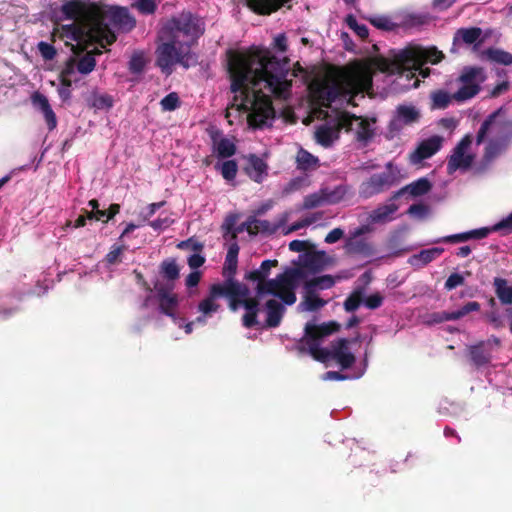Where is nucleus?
<instances>
[{"mask_svg": "<svg viewBox=\"0 0 512 512\" xmlns=\"http://www.w3.org/2000/svg\"><path fill=\"white\" fill-rule=\"evenodd\" d=\"M205 262V258L204 256H202L200 254V252H197V253H194L192 254L189 258H188V265L190 266V268L192 269H197L199 268L200 266H202Z\"/></svg>", "mask_w": 512, "mask_h": 512, "instance_id": "58", "label": "nucleus"}, {"mask_svg": "<svg viewBox=\"0 0 512 512\" xmlns=\"http://www.w3.org/2000/svg\"><path fill=\"white\" fill-rule=\"evenodd\" d=\"M162 271L164 275L170 279L174 280L179 275V269L175 261H166L162 264Z\"/></svg>", "mask_w": 512, "mask_h": 512, "instance_id": "47", "label": "nucleus"}, {"mask_svg": "<svg viewBox=\"0 0 512 512\" xmlns=\"http://www.w3.org/2000/svg\"><path fill=\"white\" fill-rule=\"evenodd\" d=\"M228 70L231 77L232 102L226 117L244 113L254 128L272 124L275 110L270 97L287 99L291 93L287 61L278 60L264 48L228 54Z\"/></svg>", "mask_w": 512, "mask_h": 512, "instance_id": "2", "label": "nucleus"}, {"mask_svg": "<svg viewBox=\"0 0 512 512\" xmlns=\"http://www.w3.org/2000/svg\"><path fill=\"white\" fill-rule=\"evenodd\" d=\"M133 7H135L142 14H153L157 8L154 0H137Z\"/></svg>", "mask_w": 512, "mask_h": 512, "instance_id": "42", "label": "nucleus"}, {"mask_svg": "<svg viewBox=\"0 0 512 512\" xmlns=\"http://www.w3.org/2000/svg\"><path fill=\"white\" fill-rule=\"evenodd\" d=\"M237 221H238V216L236 214H231L226 217V219L222 225V229L224 230L225 236L227 234H232L231 238L233 240H235V238H236V231L234 230V227H235Z\"/></svg>", "mask_w": 512, "mask_h": 512, "instance_id": "44", "label": "nucleus"}, {"mask_svg": "<svg viewBox=\"0 0 512 512\" xmlns=\"http://www.w3.org/2000/svg\"><path fill=\"white\" fill-rule=\"evenodd\" d=\"M419 118V112L413 106H399L395 115L389 123V134L391 137L397 135L404 126L416 122Z\"/></svg>", "mask_w": 512, "mask_h": 512, "instance_id": "14", "label": "nucleus"}, {"mask_svg": "<svg viewBox=\"0 0 512 512\" xmlns=\"http://www.w3.org/2000/svg\"><path fill=\"white\" fill-rule=\"evenodd\" d=\"M408 213L411 216L421 219L428 214V208L423 204H414L409 207Z\"/></svg>", "mask_w": 512, "mask_h": 512, "instance_id": "53", "label": "nucleus"}, {"mask_svg": "<svg viewBox=\"0 0 512 512\" xmlns=\"http://www.w3.org/2000/svg\"><path fill=\"white\" fill-rule=\"evenodd\" d=\"M173 223V220L166 216L163 218H158L156 220H153L149 222V225L155 230V231H163L170 227V225Z\"/></svg>", "mask_w": 512, "mask_h": 512, "instance_id": "50", "label": "nucleus"}, {"mask_svg": "<svg viewBox=\"0 0 512 512\" xmlns=\"http://www.w3.org/2000/svg\"><path fill=\"white\" fill-rule=\"evenodd\" d=\"M326 303L327 301L318 297L314 290L305 287V295L298 305V310L301 312H315L325 306Z\"/></svg>", "mask_w": 512, "mask_h": 512, "instance_id": "20", "label": "nucleus"}, {"mask_svg": "<svg viewBox=\"0 0 512 512\" xmlns=\"http://www.w3.org/2000/svg\"><path fill=\"white\" fill-rule=\"evenodd\" d=\"M488 236V230L487 229H474V230H471V231H468V232H464V233H458V234H453V235H449V236H445V237H442V238H439L437 240H435L434 242L435 243H439V242H464V241H467L469 239H482V238H485Z\"/></svg>", "mask_w": 512, "mask_h": 512, "instance_id": "24", "label": "nucleus"}, {"mask_svg": "<svg viewBox=\"0 0 512 512\" xmlns=\"http://www.w3.org/2000/svg\"><path fill=\"white\" fill-rule=\"evenodd\" d=\"M218 170L227 182H233L236 178L238 166L234 160H226L215 164Z\"/></svg>", "mask_w": 512, "mask_h": 512, "instance_id": "31", "label": "nucleus"}, {"mask_svg": "<svg viewBox=\"0 0 512 512\" xmlns=\"http://www.w3.org/2000/svg\"><path fill=\"white\" fill-rule=\"evenodd\" d=\"M334 322L317 325L316 321L306 323L304 336L298 347L301 352L309 353L314 359L326 363L330 360L336 361L342 369H350L346 374L337 371H328L321 376L323 381L353 380L361 378L367 368L366 360L355 364V357L351 350L352 341L338 339L330 349L321 348V338L331 334L337 329Z\"/></svg>", "mask_w": 512, "mask_h": 512, "instance_id": "4", "label": "nucleus"}, {"mask_svg": "<svg viewBox=\"0 0 512 512\" xmlns=\"http://www.w3.org/2000/svg\"><path fill=\"white\" fill-rule=\"evenodd\" d=\"M213 150L218 158H229L236 152V146L233 140L227 137L213 139Z\"/></svg>", "mask_w": 512, "mask_h": 512, "instance_id": "25", "label": "nucleus"}, {"mask_svg": "<svg viewBox=\"0 0 512 512\" xmlns=\"http://www.w3.org/2000/svg\"><path fill=\"white\" fill-rule=\"evenodd\" d=\"M396 172L397 169L394 168L392 163H387L386 171L372 175L361 184L359 189L360 196L368 199L389 189L397 181Z\"/></svg>", "mask_w": 512, "mask_h": 512, "instance_id": "10", "label": "nucleus"}, {"mask_svg": "<svg viewBox=\"0 0 512 512\" xmlns=\"http://www.w3.org/2000/svg\"><path fill=\"white\" fill-rule=\"evenodd\" d=\"M178 247L180 249H187V250H192L194 251L195 253L197 252H201L202 249H203V244L196 241V240H193V239H188L186 241H182L178 244Z\"/></svg>", "mask_w": 512, "mask_h": 512, "instance_id": "52", "label": "nucleus"}, {"mask_svg": "<svg viewBox=\"0 0 512 512\" xmlns=\"http://www.w3.org/2000/svg\"><path fill=\"white\" fill-rule=\"evenodd\" d=\"M347 191L348 189L344 185H338L331 189L323 188L326 205H333L341 202L345 198Z\"/></svg>", "mask_w": 512, "mask_h": 512, "instance_id": "30", "label": "nucleus"}, {"mask_svg": "<svg viewBox=\"0 0 512 512\" xmlns=\"http://www.w3.org/2000/svg\"><path fill=\"white\" fill-rule=\"evenodd\" d=\"M277 260H265L258 269L246 274V278L256 282V298L265 300V310L267 314V325L276 327L280 324L284 305H292L296 301L295 291L303 279V273L300 269L289 268L274 279L266 280L272 267L277 266Z\"/></svg>", "mask_w": 512, "mask_h": 512, "instance_id": "5", "label": "nucleus"}, {"mask_svg": "<svg viewBox=\"0 0 512 512\" xmlns=\"http://www.w3.org/2000/svg\"><path fill=\"white\" fill-rule=\"evenodd\" d=\"M373 26L382 30H392L395 27V23L386 16H374L370 19Z\"/></svg>", "mask_w": 512, "mask_h": 512, "instance_id": "43", "label": "nucleus"}, {"mask_svg": "<svg viewBox=\"0 0 512 512\" xmlns=\"http://www.w3.org/2000/svg\"><path fill=\"white\" fill-rule=\"evenodd\" d=\"M464 283L463 275L459 273H452L445 282V288L447 290H452L457 286H460Z\"/></svg>", "mask_w": 512, "mask_h": 512, "instance_id": "51", "label": "nucleus"}, {"mask_svg": "<svg viewBox=\"0 0 512 512\" xmlns=\"http://www.w3.org/2000/svg\"><path fill=\"white\" fill-rule=\"evenodd\" d=\"M31 100L34 107L42 112L47 123L48 129H55L57 126V119L54 111L52 110L49 104L47 97L39 92H35L32 95Z\"/></svg>", "mask_w": 512, "mask_h": 512, "instance_id": "19", "label": "nucleus"}, {"mask_svg": "<svg viewBox=\"0 0 512 512\" xmlns=\"http://www.w3.org/2000/svg\"><path fill=\"white\" fill-rule=\"evenodd\" d=\"M201 278V273L199 271L191 272L186 278V285L189 288L195 287L198 285Z\"/></svg>", "mask_w": 512, "mask_h": 512, "instance_id": "61", "label": "nucleus"}, {"mask_svg": "<svg viewBox=\"0 0 512 512\" xmlns=\"http://www.w3.org/2000/svg\"><path fill=\"white\" fill-rule=\"evenodd\" d=\"M441 146L442 138L439 136H432L421 141L416 149L410 154V163L413 165L421 164L422 161L432 157L435 153H437Z\"/></svg>", "mask_w": 512, "mask_h": 512, "instance_id": "15", "label": "nucleus"}, {"mask_svg": "<svg viewBox=\"0 0 512 512\" xmlns=\"http://www.w3.org/2000/svg\"><path fill=\"white\" fill-rule=\"evenodd\" d=\"M315 218L314 217H307L301 221H298V222H295L293 223L292 225L288 226V227H283L282 228V232L283 234L287 235V234H290L294 231H297L299 229H302L306 226H309L311 225L312 223L315 222Z\"/></svg>", "mask_w": 512, "mask_h": 512, "instance_id": "46", "label": "nucleus"}, {"mask_svg": "<svg viewBox=\"0 0 512 512\" xmlns=\"http://www.w3.org/2000/svg\"><path fill=\"white\" fill-rule=\"evenodd\" d=\"M204 22L190 12H182L169 19L159 31L156 64L170 75L176 64L189 68L197 64L192 45L204 33Z\"/></svg>", "mask_w": 512, "mask_h": 512, "instance_id": "3", "label": "nucleus"}, {"mask_svg": "<svg viewBox=\"0 0 512 512\" xmlns=\"http://www.w3.org/2000/svg\"><path fill=\"white\" fill-rule=\"evenodd\" d=\"M344 236V230L342 228H334L325 237V242L333 244L339 241Z\"/></svg>", "mask_w": 512, "mask_h": 512, "instance_id": "56", "label": "nucleus"}, {"mask_svg": "<svg viewBox=\"0 0 512 512\" xmlns=\"http://www.w3.org/2000/svg\"><path fill=\"white\" fill-rule=\"evenodd\" d=\"M499 341L494 339H489L486 342H481L475 346L470 348V356L471 360L476 366H482L487 364L491 359V353L493 346H498Z\"/></svg>", "mask_w": 512, "mask_h": 512, "instance_id": "18", "label": "nucleus"}, {"mask_svg": "<svg viewBox=\"0 0 512 512\" xmlns=\"http://www.w3.org/2000/svg\"><path fill=\"white\" fill-rule=\"evenodd\" d=\"M164 205V202H157V203H152V204H149L146 208V210L144 212L141 213V216L143 217L144 220H148L149 218H151L155 213L156 211L161 208L162 206Z\"/></svg>", "mask_w": 512, "mask_h": 512, "instance_id": "59", "label": "nucleus"}, {"mask_svg": "<svg viewBox=\"0 0 512 512\" xmlns=\"http://www.w3.org/2000/svg\"><path fill=\"white\" fill-rule=\"evenodd\" d=\"M479 309H480V304L476 301H471L459 309L441 313L439 320H441V321L458 320V319L463 318L464 316L468 315L471 312L478 311Z\"/></svg>", "mask_w": 512, "mask_h": 512, "instance_id": "26", "label": "nucleus"}, {"mask_svg": "<svg viewBox=\"0 0 512 512\" xmlns=\"http://www.w3.org/2000/svg\"><path fill=\"white\" fill-rule=\"evenodd\" d=\"M326 205L325 203V197L323 189H320L319 191L312 193L310 195H307L304 198L303 202V208L304 209H312L320 206Z\"/></svg>", "mask_w": 512, "mask_h": 512, "instance_id": "38", "label": "nucleus"}, {"mask_svg": "<svg viewBox=\"0 0 512 512\" xmlns=\"http://www.w3.org/2000/svg\"><path fill=\"white\" fill-rule=\"evenodd\" d=\"M93 106L97 109H109L113 106V99L106 94L95 95L93 99Z\"/></svg>", "mask_w": 512, "mask_h": 512, "instance_id": "45", "label": "nucleus"}, {"mask_svg": "<svg viewBox=\"0 0 512 512\" xmlns=\"http://www.w3.org/2000/svg\"><path fill=\"white\" fill-rule=\"evenodd\" d=\"M307 248V242L302 240H293L289 243V249L293 252H303Z\"/></svg>", "mask_w": 512, "mask_h": 512, "instance_id": "62", "label": "nucleus"}, {"mask_svg": "<svg viewBox=\"0 0 512 512\" xmlns=\"http://www.w3.org/2000/svg\"><path fill=\"white\" fill-rule=\"evenodd\" d=\"M87 215L84 216V215H80L77 220L75 221L74 224H72L71 221H67L66 224L62 227L59 228V233H60V236H63L64 233L66 232V229L69 228V227H74V228H80V227H83L85 226L86 224V220H87Z\"/></svg>", "mask_w": 512, "mask_h": 512, "instance_id": "54", "label": "nucleus"}, {"mask_svg": "<svg viewBox=\"0 0 512 512\" xmlns=\"http://www.w3.org/2000/svg\"><path fill=\"white\" fill-rule=\"evenodd\" d=\"M123 248L122 247H113L112 250L106 255L105 261L109 265L116 264L120 261V257L122 255Z\"/></svg>", "mask_w": 512, "mask_h": 512, "instance_id": "55", "label": "nucleus"}, {"mask_svg": "<svg viewBox=\"0 0 512 512\" xmlns=\"http://www.w3.org/2000/svg\"><path fill=\"white\" fill-rule=\"evenodd\" d=\"M179 104V97L175 92L169 93L160 102L163 111H174L179 107Z\"/></svg>", "mask_w": 512, "mask_h": 512, "instance_id": "40", "label": "nucleus"}, {"mask_svg": "<svg viewBox=\"0 0 512 512\" xmlns=\"http://www.w3.org/2000/svg\"><path fill=\"white\" fill-rule=\"evenodd\" d=\"M383 303V297L379 293H374L364 299V305L369 309L379 308Z\"/></svg>", "mask_w": 512, "mask_h": 512, "instance_id": "49", "label": "nucleus"}, {"mask_svg": "<svg viewBox=\"0 0 512 512\" xmlns=\"http://www.w3.org/2000/svg\"><path fill=\"white\" fill-rule=\"evenodd\" d=\"M96 65L95 58L91 54H86L76 61L77 71L81 75H87L91 73Z\"/></svg>", "mask_w": 512, "mask_h": 512, "instance_id": "39", "label": "nucleus"}, {"mask_svg": "<svg viewBox=\"0 0 512 512\" xmlns=\"http://www.w3.org/2000/svg\"><path fill=\"white\" fill-rule=\"evenodd\" d=\"M432 107L435 109L446 108L452 100H454L453 93L450 94L443 90H438L431 94Z\"/></svg>", "mask_w": 512, "mask_h": 512, "instance_id": "35", "label": "nucleus"}, {"mask_svg": "<svg viewBox=\"0 0 512 512\" xmlns=\"http://www.w3.org/2000/svg\"><path fill=\"white\" fill-rule=\"evenodd\" d=\"M157 297L159 301L160 311L167 316L171 317L173 322L180 328H184V319L177 314L178 298L177 296L167 291L158 285L155 286Z\"/></svg>", "mask_w": 512, "mask_h": 512, "instance_id": "13", "label": "nucleus"}, {"mask_svg": "<svg viewBox=\"0 0 512 512\" xmlns=\"http://www.w3.org/2000/svg\"><path fill=\"white\" fill-rule=\"evenodd\" d=\"M482 229L488 230V235L491 232H500L502 235H507L512 232V212L504 217L499 222L495 223L491 227H483Z\"/></svg>", "mask_w": 512, "mask_h": 512, "instance_id": "36", "label": "nucleus"}, {"mask_svg": "<svg viewBox=\"0 0 512 512\" xmlns=\"http://www.w3.org/2000/svg\"><path fill=\"white\" fill-rule=\"evenodd\" d=\"M281 228V222L274 226L270 227V223L266 220H257L255 216L250 217L245 223H243L242 227L239 231L247 230L249 233L253 232V229H261L268 232H276Z\"/></svg>", "mask_w": 512, "mask_h": 512, "instance_id": "29", "label": "nucleus"}, {"mask_svg": "<svg viewBox=\"0 0 512 512\" xmlns=\"http://www.w3.org/2000/svg\"><path fill=\"white\" fill-rule=\"evenodd\" d=\"M274 46L284 52L287 48V39H286V36L284 34H278L275 38H274Z\"/></svg>", "mask_w": 512, "mask_h": 512, "instance_id": "63", "label": "nucleus"}, {"mask_svg": "<svg viewBox=\"0 0 512 512\" xmlns=\"http://www.w3.org/2000/svg\"><path fill=\"white\" fill-rule=\"evenodd\" d=\"M87 218L89 220L95 219L104 221L107 219V211L97 209L95 212H87Z\"/></svg>", "mask_w": 512, "mask_h": 512, "instance_id": "64", "label": "nucleus"}, {"mask_svg": "<svg viewBox=\"0 0 512 512\" xmlns=\"http://www.w3.org/2000/svg\"><path fill=\"white\" fill-rule=\"evenodd\" d=\"M472 140L469 136L464 137L454 148L447 164V171L453 174L457 170H467L474 159V155L470 150Z\"/></svg>", "mask_w": 512, "mask_h": 512, "instance_id": "11", "label": "nucleus"}, {"mask_svg": "<svg viewBox=\"0 0 512 512\" xmlns=\"http://www.w3.org/2000/svg\"><path fill=\"white\" fill-rule=\"evenodd\" d=\"M346 24L353 30L355 33L361 37L365 38L368 36V29L365 25L359 24L356 18L353 15H348L345 19Z\"/></svg>", "mask_w": 512, "mask_h": 512, "instance_id": "41", "label": "nucleus"}, {"mask_svg": "<svg viewBox=\"0 0 512 512\" xmlns=\"http://www.w3.org/2000/svg\"><path fill=\"white\" fill-rule=\"evenodd\" d=\"M297 167L301 170L314 169L318 166V158L304 149H300L296 157Z\"/></svg>", "mask_w": 512, "mask_h": 512, "instance_id": "33", "label": "nucleus"}, {"mask_svg": "<svg viewBox=\"0 0 512 512\" xmlns=\"http://www.w3.org/2000/svg\"><path fill=\"white\" fill-rule=\"evenodd\" d=\"M63 18L71 20V24L62 25L61 35L69 40L81 42L86 33L90 30L102 46L110 45L116 40L115 31L110 26L119 31L128 32L135 27L136 20L125 7L112 6L104 16L107 23H95L94 27L88 28L87 22L90 18V11L87 5L79 0H71L61 6Z\"/></svg>", "mask_w": 512, "mask_h": 512, "instance_id": "6", "label": "nucleus"}, {"mask_svg": "<svg viewBox=\"0 0 512 512\" xmlns=\"http://www.w3.org/2000/svg\"><path fill=\"white\" fill-rule=\"evenodd\" d=\"M486 78L483 68L465 67L455 81L457 88L453 93L454 100L464 102L476 96Z\"/></svg>", "mask_w": 512, "mask_h": 512, "instance_id": "9", "label": "nucleus"}, {"mask_svg": "<svg viewBox=\"0 0 512 512\" xmlns=\"http://www.w3.org/2000/svg\"><path fill=\"white\" fill-rule=\"evenodd\" d=\"M249 288L233 279L226 280L223 284H214L210 289V294L207 298L200 301L198 304V316L194 321L184 324L186 334H190L193 330L194 324L204 325L207 319L216 313L220 305L217 303V298L225 296L230 300V308L237 310L239 307L245 309L243 316V325L250 328L258 323L257 314L260 310L259 302L253 299L250 295Z\"/></svg>", "mask_w": 512, "mask_h": 512, "instance_id": "7", "label": "nucleus"}, {"mask_svg": "<svg viewBox=\"0 0 512 512\" xmlns=\"http://www.w3.org/2000/svg\"><path fill=\"white\" fill-rule=\"evenodd\" d=\"M360 305V298L358 296H350L344 302L345 310L348 312L355 311Z\"/></svg>", "mask_w": 512, "mask_h": 512, "instance_id": "60", "label": "nucleus"}, {"mask_svg": "<svg viewBox=\"0 0 512 512\" xmlns=\"http://www.w3.org/2000/svg\"><path fill=\"white\" fill-rule=\"evenodd\" d=\"M482 42V30L478 27L460 28L453 37L452 52H457L462 45H477Z\"/></svg>", "mask_w": 512, "mask_h": 512, "instance_id": "16", "label": "nucleus"}, {"mask_svg": "<svg viewBox=\"0 0 512 512\" xmlns=\"http://www.w3.org/2000/svg\"><path fill=\"white\" fill-rule=\"evenodd\" d=\"M367 231L366 227H359L354 230L346 239L344 250L349 255L368 258L374 255V249L370 243L360 236Z\"/></svg>", "mask_w": 512, "mask_h": 512, "instance_id": "12", "label": "nucleus"}, {"mask_svg": "<svg viewBox=\"0 0 512 512\" xmlns=\"http://www.w3.org/2000/svg\"><path fill=\"white\" fill-rule=\"evenodd\" d=\"M512 141V120L500 108L491 113L481 124L476 143H485V158L491 160L499 155Z\"/></svg>", "mask_w": 512, "mask_h": 512, "instance_id": "8", "label": "nucleus"}, {"mask_svg": "<svg viewBox=\"0 0 512 512\" xmlns=\"http://www.w3.org/2000/svg\"><path fill=\"white\" fill-rule=\"evenodd\" d=\"M78 74L76 60L74 58L69 59L61 71V83L71 86L80 80Z\"/></svg>", "mask_w": 512, "mask_h": 512, "instance_id": "28", "label": "nucleus"}, {"mask_svg": "<svg viewBox=\"0 0 512 512\" xmlns=\"http://www.w3.org/2000/svg\"><path fill=\"white\" fill-rule=\"evenodd\" d=\"M443 251L444 249L440 247L425 249L417 254L412 255L408 262L414 267H423L439 257Z\"/></svg>", "mask_w": 512, "mask_h": 512, "instance_id": "22", "label": "nucleus"}, {"mask_svg": "<svg viewBox=\"0 0 512 512\" xmlns=\"http://www.w3.org/2000/svg\"><path fill=\"white\" fill-rule=\"evenodd\" d=\"M397 210L398 206L393 202L381 205L369 214L368 220L371 223H385L391 221Z\"/></svg>", "mask_w": 512, "mask_h": 512, "instance_id": "21", "label": "nucleus"}, {"mask_svg": "<svg viewBox=\"0 0 512 512\" xmlns=\"http://www.w3.org/2000/svg\"><path fill=\"white\" fill-rule=\"evenodd\" d=\"M38 50L45 60H52L56 55V49L54 46L47 42H39Z\"/></svg>", "mask_w": 512, "mask_h": 512, "instance_id": "48", "label": "nucleus"}, {"mask_svg": "<svg viewBox=\"0 0 512 512\" xmlns=\"http://www.w3.org/2000/svg\"><path fill=\"white\" fill-rule=\"evenodd\" d=\"M430 189V182L426 178H420L399 190L395 194L394 198H397L406 193L413 197H417L426 194Z\"/></svg>", "mask_w": 512, "mask_h": 512, "instance_id": "23", "label": "nucleus"}, {"mask_svg": "<svg viewBox=\"0 0 512 512\" xmlns=\"http://www.w3.org/2000/svg\"><path fill=\"white\" fill-rule=\"evenodd\" d=\"M335 281L332 276L324 275L313 279L308 282L305 287L310 288L314 291L329 289L334 285Z\"/></svg>", "mask_w": 512, "mask_h": 512, "instance_id": "37", "label": "nucleus"}, {"mask_svg": "<svg viewBox=\"0 0 512 512\" xmlns=\"http://www.w3.org/2000/svg\"><path fill=\"white\" fill-rule=\"evenodd\" d=\"M444 55L436 47H409L399 50L393 59L378 58L372 61H354L343 67L331 81L310 85L312 98L311 116L323 120L315 130V140L328 148L339 138L341 129L353 132L355 139L366 144L373 136L374 122L345 112L344 105L353 104L354 97L368 92L376 71L389 75L399 74L407 79L415 72L425 78L428 72L422 69L426 63L437 64Z\"/></svg>", "mask_w": 512, "mask_h": 512, "instance_id": "1", "label": "nucleus"}, {"mask_svg": "<svg viewBox=\"0 0 512 512\" xmlns=\"http://www.w3.org/2000/svg\"><path fill=\"white\" fill-rule=\"evenodd\" d=\"M494 286L499 300L503 304H512V286H508L507 281L502 278H495Z\"/></svg>", "mask_w": 512, "mask_h": 512, "instance_id": "32", "label": "nucleus"}, {"mask_svg": "<svg viewBox=\"0 0 512 512\" xmlns=\"http://www.w3.org/2000/svg\"><path fill=\"white\" fill-rule=\"evenodd\" d=\"M143 67L144 61L142 57L139 55H134L129 62L130 70L134 73H139L140 71H142Z\"/></svg>", "mask_w": 512, "mask_h": 512, "instance_id": "57", "label": "nucleus"}, {"mask_svg": "<svg viewBox=\"0 0 512 512\" xmlns=\"http://www.w3.org/2000/svg\"><path fill=\"white\" fill-rule=\"evenodd\" d=\"M245 160V173L251 180L262 183L268 176V165L266 161L255 154H249L245 157Z\"/></svg>", "mask_w": 512, "mask_h": 512, "instance_id": "17", "label": "nucleus"}, {"mask_svg": "<svg viewBox=\"0 0 512 512\" xmlns=\"http://www.w3.org/2000/svg\"><path fill=\"white\" fill-rule=\"evenodd\" d=\"M239 246L236 242H233L227 251L225 263H224V276L228 279H232L237 269Z\"/></svg>", "mask_w": 512, "mask_h": 512, "instance_id": "27", "label": "nucleus"}, {"mask_svg": "<svg viewBox=\"0 0 512 512\" xmlns=\"http://www.w3.org/2000/svg\"><path fill=\"white\" fill-rule=\"evenodd\" d=\"M485 54L487 58L492 62L505 66L512 64V54L504 50L498 48H490L485 52Z\"/></svg>", "mask_w": 512, "mask_h": 512, "instance_id": "34", "label": "nucleus"}]
</instances>
